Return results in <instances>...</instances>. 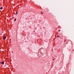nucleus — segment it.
Masks as SVG:
<instances>
[{"mask_svg":"<svg viewBox=\"0 0 74 74\" xmlns=\"http://www.w3.org/2000/svg\"><path fill=\"white\" fill-rule=\"evenodd\" d=\"M1 64H4V62H3L1 63Z\"/></svg>","mask_w":74,"mask_h":74,"instance_id":"obj_1","label":"nucleus"},{"mask_svg":"<svg viewBox=\"0 0 74 74\" xmlns=\"http://www.w3.org/2000/svg\"><path fill=\"white\" fill-rule=\"evenodd\" d=\"M60 30H58V32H60Z\"/></svg>","mask_w":74,"mask_h":74,"instance_id":"obj_8","label":"nucleus"},{"mask_svg":"<svg viewBox=\"0 0 74 74\" xmlns=\"http://www.w3.org/2000/svg\"><path fill=\"white\" fill-rule=\"evenodd\" d=\"M0 9L1 10H2L3 9V7H1Z\"/></svg>","mask_w":74,"mask_h":74,"instance_id":"obj_3","label":"nucleus"},{"mask_svg":"<svg viewBox=\"0 0 74 74\" xmlns=\"http://www.w3.org/2000/svg\"><path fill=\"white\" fill-rule=\"evenodd\" d=\"M41 14H43V13L42 12H41Z\"/></svg>","mask_w":74,"mask_h":74,"instance_id":"obj_5","label":"nucleus"},{"mask_svg":"<svg viewBox=\"0 0 74 74\" xmlns=\"http://www.w3.org/2000/svg\"><path fill=\"white\" fill-rule=\"evenodd\" d=\"M18 14V12H16V14Z\"/></svg>","mask_w":74,"mask_h":74,"instance_id":"obj_7","label":"nucleus"},{"mask_svg":"<svg viewBox=\"0 0 74 74\" xmlns=\"http://www.w3.org/2000/svg\"><path fill=\"white\" fill-rule=\"evenodd\" d=\"M16 18H15V19L14 20V21H16Z\"/></svg>","mask_w":74,"mask_h":74,"instance_id":"obj_6","label":"nucleus"},{"mask_svg":"<svg viewBox=\"0 0 74 74\" xmlns=\"http://www.w3.org/2000/svg\"><path fill=\"white\" fill-rule=\"evenodd\" d=\"M6 38V37H4L3 38V39H5Z\"/></svg>","mask_w":74,"mask_h":74,"instance_id":"obj_2","label":"nucleus"},{"mask_svg":"<svg viewBox=\"0 0 74 74\" xmlns=\"http://www.w3.org/2000/svg\"><path fill=\"white\" fill-rule=\"evenodd\" d=\"M58 37H59V38H60V36H57V38H58Z\"/></svg>","mask_w":74,"mask_h":74,"instance_id":"obj_4","label":"nucleus"}]
</instances>
